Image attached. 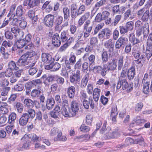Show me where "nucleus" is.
<instances>
[{
	"label": "nucleus",
	"instance_id": "f257e3e1",
	"mask_svg": "<svg viewBox=\"0 0 152 152\" xmlns=\"http://www.w3.org/2000/svg\"><path fill=\"white\" fill-rule=\"evenodd\" d=\"M35 52H27L23 54L18 59L17 62V65L20 66H23L28 64L27 59L33 56Z\"/></svg>",
	"mask_w": 152,
	"mask_h": 152
},
{
	"label": "nucleus",
	"instance_id": "f03ea898",
	"mask_svg": "<svg viewBox=\"0 0 152 152\" xmlns=\"http://www.w3.org/2000/svg\"><path fill=\"white\" fill-rule=\"evenodd\" d=\"M80 78V72L79 70H77L75 73H73L70 76V82L74 84L79 83Z\"/></svg>",
	"mask_w": 152,
	"mask_h": 152
},
{
	"label": "nucleus",
	"instance_id": "7ed1b4c3",
	"mask_svg": "<svg viewBox=\"0 0 152 152\" xmlns=\"http://www.w3.org/2000/svg\"><path fill=\"white\" fill-rule=\"evenodd\" d=\"M54 20V15L48 14L45 17L43 20V23L47 26L52 27L53 25Z\"/></svg>",
	"mask_w": 152,
	"mask_h": 152
},
{
	"label": "nucleus",
	"instance_id": "20e7f679",
	"mask_svg": "<svg viewBox=\"0 0 152 152\" xmlns=\"http://www.w3.org/2000/svg\"><path fill=\"white\" fill-rule=\"evenodd\" d=\"M111 34V31L110 30L107 28H105L99 32V37L100 39H108L110 37Z\"/></svg>",
	"mask_w": 152,
	"mask_h": 152
},
{
	"label": "nucleus",
	"instance_id": "39448f33",
	"mask_svg": "<svg viewBox=\"0 0 152 152\" xmlns=\"http://www.w3.org/2000/svg\"><path fill=\"white\" fill-rule=\"evenodd\" d=\"M35 11L34 10H30L27 12L28 17L31 20L33 24L35 25L37 23L38 18L37 15H35Z\"/></svg>",
	"mask_w": 152,
	"mask_h": 152
},
{
	"label": "nucleus",
	"instance_id": "423d86ee",
	"mask_svg": "<svg viewBox=\"0 0 152 152\" xmlns=\"http://www.w3.org/2000/svg\"><path fill=\"white\" fill-rule=\"evenodd\" d=\"M128 41V39L125 37H120L116 42L115 44V48L119 49L123 46H124Z\"/></svg>",
	"mask_w": 152,
	"mask_h": 152
},
{
	"label": "nucleus",
	"instance_id": "0eeeda50",
	"mask_svg": "<svg viewBox=\"0 0 152 152\" xmlns=\"http://www.w3.org/2000/svg\"><path fill=\"white\" fill-rule=\"evenodd\" d=\"M30 118L29 115L27 113H23L19 120V124L21 126L26 125Z\"/></svg>",
	"mask_w": 152,
	"mask_h": 152
},
{
	"label": "nucleus",
	"instance_id": "6e6552de",
	"mask_svg": "<svg viewBox=\"0 0 152 152\" xmlns=\"http://www.w3.org/2000/svg\"><path fill=\"white\" fill-rule=\"evenodd\" d=\"M106 64L109 71H114L116 69L117 66V60L115 59H113L108 62Z\"/></svg>",
	"mask_w": 152,
	"mask_h": 152
},
{
	"label": "nucleus",
	"instance_id": "1a4fd4ad",
	"mask_svg": "<svg viewBox=\"0 0 152 152\" xmlns=\"http://www.w3.org/2000/svg\"><path fill=\"white\" fill-rule=\"evenodd\" d=\"M31 139V140L34 141H40L41 140V138L38 137L35 134H25L22 137L21 140Z\"/></svg>",
	"mask_w": 152,
	"mask_h": 152
},
{
	"label": "nucleus",
	"instance_id": "9d476101",
	"mask_svg": "<svg viewBox=\"0 0 152 152\" xmlns=\"http://www.w3.org/2000/svg\"><path fill=\"white\" fill-rule=\"evenodd\" d=\"M70 106L72 112L74 116H75L79 110L78 104L76 101L73 100L71 102Z\"/></svg>",
	"mask_w": 152,
	"mask_h": 152
},
{
	"label": "nucleus",
	"instance_id": "9b49d317",
	"mask_svg": "<svg viewBox=\"0 0 152 152\" xmlns=\"http://www.w3.org/2000/svg\"><path fill=\"white\" fill-rule=\"evenodd\" d=\"M129 86L128 83L126 79H120L118 81L117 88L118 89H120L121 87L123 90H125Z\"/></svg>",
	"mask_w": 152,
	"mask_h": 152
},
{
	"label": "nucleus",
	"instance_id": "f8f14e48",
	"mask_svg": "<svg viewBox=\"0 0 152 152\" xmlns=\"http://www.w3.org/2000/svg\"><path fill=\"white\" fill-rule=\"evenodd\" d=\"M42 61L46 64H49L52 62V59L50 55L48 53H42L41 55Z\"/></svg>",
	"mask_w": 152,
	"mask_h": 152
},
{
	"label": "nucleus",
	"instance_id": "ddd939ff",
	"mask_svg": "<svg viewBox=\"0 0 152 152\" xmlns=\"http://www.w3.org/2000/svg\"><path fill=\"white\" fill-rule=\"evenodd\" d=\"M104 46L106 48L109 49V51L112 52L114 47V42L112 39H110L104 43Z\"/></svg>",
	"mask_w": 152,
	"mask_h": 152
},
{
	"label": "nucleus",
	"instance_id": "4468645a",
	"mask_svg": "<svg viewBox=\"0 0 152 152\" xmlns=\"http://www.w3.org/2000/svg\"><path fill=\"white\" fill-rule=\"evenodd\" d=\"M90 16V13L89 12H86L79 19L78 22V26H81L85 22V21L88 19Z\"/></svg>",
	"mask_w": 152,
	"mask_h": 152
},
{
	"label": "nucleus",
	"instance_id": "2eb2a0df",
	"mask_svg": "<svg viewBox=\"0 0 152 152\" xmlns=\"http://www.w3.org/2000/svg\"><path fill=\"white\" fill-rule=\"evenodd\" d=\"M52 43L54 46L56 47L59 46L61 44L60 38L59 34L56 33L53 36L52 39Z\"/></svg>",
	"mask_w": 152,
	"mask_h": 152
},
{
	"label": "nucleus",
	"instance_id": "dca6fc26",
	"mask_svg": "<svg viewBox=\"0 0 152 152\" xmlns=\"http://www.w3.org/2000/svg\"><path fill=\"white\" fill-rule=\"evenodd\" d=\"M128 36L129 41L133 45H135L140 42V41L135 37L134 33H131L129 34Z\"/></svg>",
	"mask_w": 152,
	"mask_h": 152
},
{
	"label": "nucleus",
	"instance_id": "f3484780",
	"mask_svg": "<svg viewBox=\"0 0 152 152\" xmlns=\"http://www.w3.org/2000/svg\"><path fill=\"white\" fill-rule=\"evenodd\" d=\"M94 26L93 22H91L90 20L86 21L83 25V29L84 31H91Z\"/></svg>",
	"mask_w": 152,
	"mask_h": 152
},
{
	"label": "nucleus",
	"instance_id": "a211bd4d",
	"mask_svg": "<svg viewBox=\"0 0 152 152\" xmlns=\"http://www.w3.org/2000/svg\"><path fill=\"white\" fill-rule=\"evenodd\" d=\"M75 89L74 86H69L67 88V94L69 98L72 99L74 98L75 96Z\"/></svg>",
	"mask_w": 152,
	"mask_h": 152
},
{
	"label": "nucleus",
	"instance_id": "6ab92c4d",
	"mask_svg": "<svg viewBox=\"0 0 152 152\" xmlns=\"http://www.w3.org/2000/svg\"><path fill=\"white\" fill-rule=\"evenodd\" d=\"M61 113L62 114L66 117L70 118L75 116L72 113V111L70 110L69 108H63Z\"/></svg>",
	"mask_w": 152,
	"mask_h": 152
},
{
	"label": "nucleus",
	"instance_id": "aec40b11",
	"mask_svg": "<svg viewBox=\"0 0 152 152\" xmlns=\"http://www.w3.org/2000/svg\"><path fill=\"white\" fill-rule=\"evenodd\" d=\"M8 106L6 103L0 101V110L3 114H6L9 112Z\"/></svg>",
	"mask_w": 152,
	"mask_h": 152
},
{
	"label": "nucleus",
	"instance_id": "412c9836",
	"mask_svg": "<svg viewBox=\"0 0 152 152\" xmlns=\"http://www.w3.org/2000/svg\"><path fill=\"white\" fill-rule=\"evenodd\" d=\"M36 63L35 61L33 63H31L29 65L28 67L30 68L28 70V73L30 75H33L37 72L38 69L36 67H33L34 66Z\"/></svg>",
	"mask_w": 152,
	"mask_h": 152
},
{
	"label": "nucleus",
	"instance_id": "4be33fe9",
	"mask_svg": "<svg viewBox=\"0 0 152 152\" xmlns=\"http://www.w3.org/2000/svg\"><path fill=\"white\" fill-rule=\"evenodd\" d=\"M118 112L117 111V108L116 106L114 105L113 106L111 110V116L112 118V120L114 121H116V117Z\"/></svg>",
	"mask_w": 152,
	"mask_h": 152
},
{
	"label": "nucleus",
	"instance_id": "5701e85b",
	"mask_svg": "<svg viewBox=\"0 0 152 152\" xmlns=\"http://www.w3.org/2000/svg\"><path fill=\"white\" fill-rule=\"evenodd\" d=\"M50 2L47 1L43 4L42 7V9L43 10H45V11L47 12H49L53 10V7L50 5H48Z\"/></svg>",
	"mask_w": 152,
	"mask_h": 152
},
{
	"label": "nucleus",
	"instance_id": "b1692460",
	"mask_svg": "<svg viewBox=\"0 0 152 152\" xmlns=\"http://www.w3.org/2000/svg\"><path fill=\"white\" fill-rule=\"evenodd\" d=\"M54 140L56 141L58 140L65 141H66L67 138L66 136L62 135V133L61 132H58L57 137H54Z\"/></svg>",
	"mask_w": 152,
	"mask_h": 152
},
{
	"label": "nucleus",
	"instance_id": "393cba45",
	"mask_svg": "<svg viewBox=\"0 0 152 152\" xmlns=\"http://www.w3.org/2000/svg\"><path fill=\"white\" fill-rule=\"evenodd\" d=\"M89 77L88 73L86 74L82 79L80 87L82 88H84L86 86L88 83Z\"/></svg>",
	"mask_w": 152,
	"mask_h": 152
},
{
	"label": "nucleus",
	"instance_id": "a878e982",
	"mask_svg": "<svg viewBox=\"0 0 152 152\" xmlns=\"http://www.w3.org/2000/svg\"><path fill=\"white\" fill-rule=\"evenodd\" d=\"M54 103V100L53 98H51L48 99L47 100L46 103L47 108L49 110H51L53 107Z\"/></svg>",
	"mask_w": 152,
	"mask_h": 152
},
{
	"label": "nucleus",
	"instance_id": "bb28decb",
	"mask_svg": "<svg viewBox=\"0 0 152 152\" xmlns=\"http://www.w3.org/2000/svg\"><path fill=\"white\" fill-rule=\"evenodd\" d=\"M16 114L12 112L9 115L8 117V122L10 124H13L14 123L16 118Z\"/></svg>",
	"mask_w": 152,
	"mask_h": 152
},
{
	"label": "nucleus",
	"instance_id": "cd10ccee",
	"mask_svg": "<svg viewBox=\"0 0 152 152\" xmlns=\"http://www.w3.org/2000/svg\"><path fill=\"white\" fill-rule=\"evenodd\" d=\"M135 69L134 67H132L128 70V77L129 80L133 79L135 75Z\"/></svg>",
	"mask_w": 152,
	"mask_h": 152
},
{
	"label": "nucleus",
	"instance_id": "c85d7f7f",
	"mask_svg": "<svg viewBox=\"0 0 152 152\" xmlns=\"http://www.w3.org/2000/svg\"><path fill=\"white\" fill-rule=\"evenodd\" d=\"M107 124V122L105 121L103 124L102 128L100 130V133L101 134H107V133L109 132V131H110L111 128L110 127H108L107 129H106Z\"/></svg>",
	"mask_w": 152,
	"mask_h": 152
},
{
	"label": "nucleus",
	"instance_id": "c756f323",
	"mask_svg": "<svg viewBox=\"0 0 152 152\" xmlns=\"http://www.w3.org/2000/svg\"><path fill=\"white\" fill-rule=\"evenodd\" d=\"M23 13V8L22 6H18L16 9L15 13L14 14V15H15L18 17L22 16Z\"/></svg>",
	"mask_w": 152,
	"mask_h": 152
},
{
	"label": "nucleus",
	"instance_id": "7c9ffc66",
	"mask_svg": "<svg viewBox=\"0 0 152 152\" xmlns=\"http://www.w3.org/2000/svg\"><path fill=\"white\" fill-rule=\"evenodd\" d=\"M8 68L13 70H17L19 67L17 66L16 63L13 61L9 62L8 64Z\"/></svg>",
	"mask_w": 152,
	"mask_h": 152
},
{
	"label": "nucleus",
	"instance_id": "2f4dec72",
	"mask_svg": "<svg viewBox=\"0 0 152 152\" xmlns=\"http://www.w3.org/2000/svg\"><path fill=\"white\" fill-rule=\"evenodd\" d=\"M23 103L25 106L29 108H31L34 106L33 101L29 99H25Z\"/></svg>",
	"mask_w": 152,
	"mask_h": 152
},
{
	"label": "nucleus",
	"instance_id": "473e14b6",
	"mask_svg": "<svg viewBox=\"0 0 152 152\" xmlns=\"http://www.w3.org/2000/svg\"><path fill=\"white\" fill-rule=\"evenodd\" d=\"M62 11L63 13L64 19H67L70 16L69 9L67 7H65L63 8Z\"/></svg>",
	"mask_w": 152,
	"mask_h": 152
},
{
	"label": "nucleus",
	"instance_id": "72a5a7b5",
	"mask_svg": "<svg viewBox=\"0 0 152 152\" xmlns=\"http://www.w3.org/2000/svg\"><path fill=\"white\" fill-rule=\"evenodd\" d=\"M25 41L24 39L17 40L15 42V45L18 48H21L26 45Z\"/></svg>",
	"mask_w": 152,
	"mask_h": 152
},
{
	"label": "nucleus",
	"instance_id": "f704fd0d",
	"mask_svg": "<svg viewBox=\"0 0 152 152\" xmlns=\"http://www.w3.org/2000/svg\"><path fill=\"white\" fill-rule=\"evenodd\" d=\"M142 83L143 91L145 94H147L148 93L149 91V86L150 83L148 81H146V82H143Z\"/></svg>",
	"mask_w": 152,
	"mask_h": 152
},
{
	"label": "nucleus",
	"instance_id": "c9c22d12",
	"mask_svg": "<svg viewBox=\"0 0 152 152\" xmlns=\"http://www.w3.org/2000/svg\"><path fill=\"white\" fill-rule=\"evenodd\" d=\"M90 137V136L89 135L86 134L85 135H82L80 136H77L76 137V138L78 139L79 141H86L89 139Z\"/></svg>",
	"mask_w": 152,
	"mask_h": 152
},
{
	"label": "nucleus",
	"instance_id": "e433bc0d",
	"mask_svg": "<svg viewBox=\"0 0 152 152\" xmlns=\"http://www.w3.org/2000/svg\"><path fill=\"white\" fill-rule=\"evenodd\" d=\"M40 4V0H28V6L31 7L38 6Z\"/></svg>",
	"mask_w": 152,
	"mask_h": 152
},
{
	"label": "nucleus",
	"instance_id": "4c0bfd02",
	"mask_svg": "<svg viewBox=\"0 0 152 152\" xmlns=\"http://www.w3.org/2000/svg\"><path fill=\"white\" fill-rule=\"evenodd\" d=\"M107 138L108 139H110V138H117L119 136V134L118 132H110V131L108 133H107Z\"/></svg>",
	"mask_w": 152,
	"mask_h": 152
},
{
	"label": "nucleus",
	"instance_id": "58836bf2",
	"mask_svg": "<svg viewBox=\"0 0 152 152\" xmlns=\"http://www.w3.org/2000/svg\"><path fill=\"white\" fill-rule=\"evenodd\" d=\"M132 54L135 58L138 59L141 53L137 49L136 47H134L132 50Z\"/></svg>",
	"mask_w": 152,
	"mask_h": 152
},
{
	"label": "nucleus",
	"instance_id": "ea45409f",
	"mask_svg": "<svg viewBox=\"0 0 152 152\" xmlns=\"http://www.w3.org/2000/svg\"><path fill=\"white\" fill-rule=\"evenodd\" d=\"M131 10L129 9L126 11L124 14V19L125 20L127 19L129 17L130 19L132 20L134 18V15L131 14Z\"/></svg>",
	"mask_w": 152,
	"mask_h": 152
},
{
	"label": "nucleus",
	"instance_id": "a19ab883",
	"mask_svg": "<svg viewBox=\"0 0 152 152\" xmlns=\"http://www.w3.org/2000/svg\"><path fill=\"white\" fill-rule=\"evenodd\" d=\"M150 15L149 11V10H146L143 13V15L141 18V20L144 22L148 21Z\"/></svg>",
	"mask_w": 152,
	"mask_h": 152
},
{
	"label": "nucleus",
	"instance_id": "79ce46f5",
	"mask_svg": "<svg viewBox=\"0 0 152 152\" xmlns=\"http://www.w3.org/2000/svg\"><path fill=\"white\" fill-rule=\"evenodd\" d=\"M134 121L137 125H141L144 123L146 121L144 119H141L139 116L136 117L134 118Z\"/></svg>",
	"mask_w": 152,
	"mask_h": 152
},
{
	"label": "nucleus",
	"instance_id": "37998d69",
	"mask_svg": "<svg viewBox=\"0 0 152 152\" xmlns=\"http://www.w3.org/2000/svg\"><path fill=\"white\" fill-rule=\"evenodd\" d=\"M10 89V88L9 87H7L3 89L1 92V95L2 96H4V97L2 99V101H5L7 99V94Z\"/></svg>",
	"mask_w": 152,
	"mask_h": 152
},
{
	"label": "nucleus",
	"instance_id": "c03bdc74",
	"mask_svg": "<svg viewBox=\"0 0 152 152\" xmlns=\"http://www.w3.org/2000/svg\"><path fill=\"white\" fill-rule=\"evenodd\" d=\"M41 91L39 88L37 89H33L31 93V95L32 97H38L40 94Z\"/></svg>",
	"mask_w": 152,
	"mask_h": 152
},
{
	"label": "nucleus",
	"instance_id": "a18cd8bd",
	"mask_svg": "<svg viewBox=\"0 0 152 152\" xmlns=\"http://www.w3.org/2000/svg\"><path fill=\"white\" fill-rule=\"evenodd\" d=\"M21 20L16 18L11 19H10V25L11 27H12V26H16L18 24V21Z\"/></svg>",
	"mask_w": 152,
	"mask_h": 152
},
{
	"label": "nucleus",
	"instance_id": "49530a36",
	"mask_svg": "<svg viewBox=\"0 0 152 152\" xmlns=\"http://www.w3.org/2000/svg\"><path fill=\"white\" fill-rule=\"evenodd\" d=\"M123 58L124 57L123 56H121L118 59V70H121L123 66Z\"/></svg>",
	"mask_w": 152,
	"mask_h": 152
},
{
	"label": "nucleus",
	"instance_id": "de8ad7c7",
	"mask_svg": "<svg viewBox=\"0 0 152 152\" xmlns=\"http://www.w3.org/2000/svg\"><path fill=\"white\" fill-rule=\"evenodd\" d=\"M109 70L106 64H104L102 68L100 74L102 76H105L107 74V71Z\"/></svg>",
	"mask_w": 152,
	"mask_h": 152
},
{
	"label": "nucleus",
	"instance_id": "09e8293b",
	"mask_svg": "<svg viewBox=\"0 0 152 152\" xmlns=\"http://www.w3.org/2000/svg\"><path fill=\"white\" fill-rule=\"evenodd\" d=\"M143 106V104L142 103L140 102L137 103L134 107L135 110L136 112H139L141 111Z\"/></svg>",
	"mask_w": 152,
	"mask_h": 152
},
{
	"label": "nucleus",
	"instance_id": "8fccbe9b",
	"mask_svg": "<svg viewBox=\"0 0 152 152\" xmlns=\"http://www.w3.org/2000/svg\"><path fill=\"white\" fill-rule=\"evenodd\" d=\"M15 107L18 112L21 113L23 111V105L21 103L17 102L16 104Z\"/></svg>",
	"mask_w": 152,
	"mask_h": 152
},
{
	"label": "nucleus",
	"instance_id": "3c124183",
	"mask_svg": "<svg viewBox=\"0 0 152 152\" xmlns=\"http://www.w3.org/2000/svg\"><path fill=\"white\" fill-rule=\"evenodd\" d=\"M88 67V64L87 62H84L82 66V71L84 73H87Z\"/></svg>",
	"mask_w": 152,
	"mask_h": 152
},
{
	"label": "nucleus",
	"instance_id": "603ef678",
	"mask_svg": "<svg viewBox=\"0 0 152 152\" xmlns=\"http://www.w3.org/2000/svg\"><path fill=\"white\" fill-rule=\"evenodd\" d=\"M67 33L65 31H63L61 33L60 35V39L62 42H65L67 40Z\"/></svg>",
	"mask_w": 152,
	"mask_h": 152
},
{
	"label": "nucleus",
	"instance_id": "864d4df0",
	"mask_svg": "<svg viewBox=\"0 0 152 152\" xmlns=\"http://www.w3.org/2000/svg\"><path fill=\"white\" fill-rule=\"evenodd\" d=\"M4 35L6 39H12L13 38V34L10 31L7 30L5 31Z\"/></svg>",
	"mask_w": 152,
	"mask_h": 152
},
{
	"label": "nucleus",
	"instance_id": "5fc2aeb1",
	"mask_svg": "<svg viewBox=\"0 0 152 152\" xmlns=\"http://www.w3.org/2000/svg\"><path fill=\"white\" fill-rule=\"evenodd\" d=\"M41 79L42 80L43 83L46 86H48L50 84V81L48 77H47L46 75L42 76L41 77Z\"/></svg>",
	"mask_w": 152,
	"mask_h": 152
},
{
	"label": "nucleus",
	"instance_id": "6e6d98bb",
	"mask_svg": "<svg viewBox=\"0 0 152 152\" xmlns=\"http://www.w3.org/2000/svg\"><path fill=\"white\" fill-rule=\"evenodd\" d=\"M104 25V24L103 23L98 24L95 28L94 31V34H96L102 28Z\"/></svg>",
	"mask_w": 152,
	"mask_h": 152
},
{
	"label": "nucleus",
	"instance_id": "4d7b16f0",
	"mask_svg": "<svg viewBox=\"0 0 152 152\" xmlns=\"http://www.w3.org/2000/svg\"><path fill=\"white\" fill-rule=\"evenodd\" d=\"M133 27L134 23L132 21L128 22L126 25V27L128 31L132 30Z\"/></svg>",
	"mask_w": 152,
	"mask_h": 152
},
{
	"label": "nucleus",
	"instance_id": "13d9d810",
	"mask_svg": "<svg viewBox=\"0 0 152 152\" xmlns=\"http://www.w3.org/2000/svg\"><path fill=\"white\" fill-rule=\"evenodd\" d=\"M143 32L145 34H148L149 33V26L148 23L144 24L143 27Z\"/></svg>",
	"mask_w": 152,
	"mask_h": 152
},
{
	"label": "nucleus",
	"instance_id": "bf43d9fd",
	"mask_svg": "<svg viewBox=\"0 0 152 152\" xmlns=\"http://www.w3.org/2000/svg\"><path fill=\"white\" fill-rule=\"evenodd\" d=\"M76 56L75 55L70 54L69 56V59L68 61L74 65L76 62Z\"/></svg>",
	"mask_w": 152,
	"mask_h": 152
},
{
	"label": "nucleus",
	"instance_id": "052dcab7",
	"mask_svg": "<svg viewBox=\"0 0 152 152\" xmlns=\"http://www.w3.org/2000/svg\"><path fill=\"white\" fill-rule=\"evenodd\" d=\"M23 88V86L22 84H21L16 85L14 87V89L16 91H22Z\"/></svg>",
	"mask_w": 152,
	"mask_h": 152
},
{
	"label": "nucleus",
	"instance_id": "680f3d73",
	"mask_svg": "<svg viewBox=\"0 0 152 152\" xmlns=\"http://www.w3.org/2000/svg\"><path fill=\"white\" fill-rule=\"evenodd\" d=\"M28 114L30 115L31 118H33L35 115V112L34 110L32 109L31 108L28 109L27 111Z\"/></svg>",
	"mask_w": 152,
	"mask_h": 152
},
{
	"label": "nucleus",
	"instance_id": "e2e57ef3",
	"mask_svg": "<svg viewBox=\"0 0 152 152\" xmlns=\"http://www.w3.org/2000/svg\"><path fill=\"white\" fill-rule=\"evenodd\" d=\"M24 140L26 141L23 144V145L22 146V148L25 149H29V147L30 146V140H26V139H24Z\"/></svg>",
	"mask_w": 152,
	"mask_h": 152
},
{
	"label": "nucleus",
	"instance_id": "0e129e2a",
	"mask_svg": "<svg viewBox=\"0 0 152 152\" xmlns=\"http://www.w3.org/2000/svg\"><path fill=\"white\" fill-rule=\"evenodd\" d=\"M106 2V0H101L96 3L95 5V7L98 9L99 7L104 4Z\"/></svg>",
	"mask_w": 152,
	"mask_h": 152
},
{
	"label": "nucleus",
	"instance_id": "69168bd1",
	"mask_svg": "<svg viewBox=\"0 0 152 152\" xmlns=\"http://www.w3.org/2000/svg\"><path fill=\"white\" fill-rule=\"evenodd\" d=\"M80 130L83 132H87L90 130V128L89 126H86L84 124H82L80 128Z\"/></svg>",
	"mask_w": 152,
	"mask_h": 152
},
{
	"label": "nucleus",
	"instance_id": "338daca9",
	"mask_svg": "<svg viewBox=\"0 0 152 152\" xmlns=\"http://www.w3.org/2000/svg\"><path fill=\"white\" fill-rule=\"evenodd\" d=\"M110 15V12L107 11H104L101 14V15L103 18L102 19L104 20H105L107 19Z\"/></svg>",
	"mask_w": 152,
	"mask_h": 152
},
{
	"label": "nucleus",
	"instance_id": "774afa93",
	"mask_svg": "<svg viewBox=\"0 0 152 152\" xmlns=\"http://www.w3.org/2000/svg\"><path fill=\"white\" fill-rule=\"evenodd\" d=\"M14 125H9L5 127V129L7 134L10 133L12 130L13 128L14 127Z\"/></svg>",
	"mask_w": 152,
	"mask_h": 152
}]
</instances>
